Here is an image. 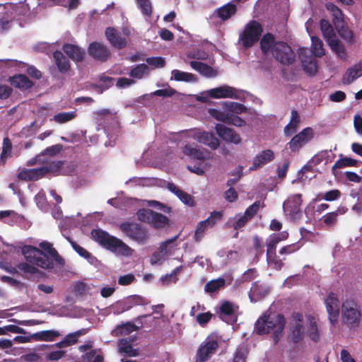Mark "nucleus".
<instances>
[{
    "instance_id": "1",
    "label": "nucleus",
    "mask_w": 362,
    "mask_h": 362,
    "mask_svg": "<svg viewBox=\"0 0 362 362\" xmlns=\"http://www.w3.org/2000/svg\"><path fill=\"white\" fill-rule=\"evenodd\" d=\"M39 245L41 249L31 245L23 247V252L28 262L45 269H53L54 261L62 267L64 265V259L53 247L52 244L43 241Z\"/></svg>"
},
{
    "instance_id": "2",
    "label": "nucleus",
    "mask_w": 362,
    "mask_h": 362,
    "mask_svg": "<svg viewBox=\"0 0 362 362\" xmlns=\"http://www.w3.org/2000/svg\"><path fill=\"white\" fill-rule=\"evenodd\" d=\"M286 322L282 314L264 313L255 322L254 331L260 336L272 332V337L276 344L282 337Z\"/></svg>"
},
{
    "instance_id": "3",
    "label": "nucleus",
    "mask_w": 362,
    "mask_h": 362,
    "mask_svg": "<svg viewBox=\"0 0 362 362\" xmlns=\"http://www.w3.org/2000/svg\"><path fill=\"white\" fill-rule=\"evenodd\" d=\"M311 50L306 47L298 49V57L300 59L304 71L309 75H314L317 72V62L313 57H322L325 54L322 41L317 36L311 37Z\"/></svg>"
},
{
    "instance_id": "4",
    "label": "nucleus",
    "mask_w": 362,
    "mask_h": 362,
    "mask_svg": "<svg viewBox=\"0 0 362 362\" xmlns=\"http://www.w3.org/2000/svg\"><path fill=\"white\" fill-rule=\"evenodd\" d=\"M92 238L100 246L109 251L124 256L132 255V250L121 239L111 235L102 229H93L91 231Z\"/></svg>"
},
{
    "instance_id": "5",
    "label": "nucleus",
    "mask_w": 362,
    "mask_h": 362,
    "mask_svg": "<svg viewBox=\"0 0 362 362\" xmlns=\"http://www.w3.org/2000/svg\"><path fill=\"white\" fill-rule=\"evenodd\" d=\"M341 323L349 329L359 327L361 321V311L359 305L353 299H346L341 306Z\"/></svg>"
},
{
    "instance_id": "6",
    "label": "nucleus",
    "mask_w": 362,
    "mask_h": 362,
    "mask_svg": "<svg viewBox=\"0 0 362 362\" xmlns=\"http://www.w3.org/2000/svg\"><path fill=\"white\" fill-rule=\"evenodd\" d=\"M262 25L256 20L250 21L239 34L238 42L244 49H249L255 45L259 40L263 33Z\"/></svg>"
},
{
    "instance_id": "7",
    "label": "nucleus",
    "mask_w": 362,
    "mask_h": 362,
    "mask_svg": "<svg viewBox=\"0 0 362 362\" xmlns=\"http://www.w3.org/2000/svg\"><path fill=\"white\" fill-rule=\"evenodd\" d=\"M119 229L129 239L144 245L148 239V232L146 227L139 223L124 221L118 225Z\"/></svg>"
},
{
    "instance_id": "8",
    "label": "nucleus",
    "mask_w": 362,
    "mask_h": 362,
    "mask_svg": "<svg viewBox=\"0 0 362 362\" xmlns=\"http://www.w3.org/2000/svg\"><path fill=\"white\" fill-rule=\"evenodd\" d=\"M136 216L140 221L148 223L156 229L165 228L170 221L166 216L146 208L138 210Z\"/></svg>"
},
{
    "instance_id": "9",
    "label": "nucleus",
    "mask_w": 362,
    "mask_h": 362,
    "mask_svg": "<svg viewBox=\"0 0 362 362\" xmlns=\"http://www.w3.org/2000/svg\"><path fill=\"white\" fill-rule=\"evenodd\" d=\"M188 136L197 140L199 143L203 144L210 147L212 150L218 148L219 140L211 132L202 131L199 129H191L186 130Z\"/></svg>"
},
{
    "instance_id": "10",
    "label": "nucleus",
    "mask_w": 362,
    "mask_h": 362,
    "mask_svg": "<svg viewBox=\"0 0 362 362\" xmlns=\"http://www.w3.org/2000/svg\"><path fill=\"white\" fill-rule=\"evenodd\" d=\"M218 349V341L207 337L199 346L196 354L195 362L207 361Z\"/></svg>"
},
{
    "instance_id": "11",
    "label": "nucleus",
    "mask_w": 362,
    "mask_h": 362,
    "mask_svg": "<svg viewBox=\"0 0 362 362\" xmlns=\"http://www.w3.org/2000/svg\"><path fill=\"white\" fill-rule=\"evenodd\" d=\"M273 56L276 61L284 65L291 64L296 58V54L291 47L282 41H278L274 47Z\"/></svg>"
},
{
    "instance_id": "12",
    "label": "nucleus",
    "mask_w": 362,
    "mask_h": 362,
    "mask_svg": "<svg viewBox=\"0 0 362 362\" xmlns=\"http://www.w3.org/2000/svg\"><path fill=\"white\" fill-rule=\"evenodd\" d=\"M314 137V131L311 127L304 128L296 134L288 143L289 148L293 152L299 151L304 145L310 141Z\"/></svg>"
},
{
    "instance_id": "13",
    "label": "nucleus",
    "mask_w": 362,
    "mask_h": 362,
    "mask_svg": "<svg viewBox=\"0 0 362 362\" xmlns=\"http://www.w3.org/2000/svg\"><path fill=\"white\" fill-rule=\"evenodd\" d=\"M328 318L332 325L338 322L339 315V300L337 295L333 292L329 293L325 300Z\"/></svg>"
},
{
    "instance_id": "14",
    "label": "nucleus",
    "mask_w": 362,
    "mask_h": 362,
    "mask_svg": "<svg viewBox=\"0 0 362 362\" xmlns=\"http://www.w3.org/2000/svg\"><path fill=\"white\" fill-rule=\"evenodd\" d=\"M88 52L94 59L101 62L107 61L111 57L107 46L98 42H91L88 47Z\"/></svg>"
},
{
    "instance_id": "15",
    "label": "nucleus",
    "mask_w": 362,
    "mask_h": 362,
    "mask_svg": "<svg viewBox=\"0 0 362 362\" xmlns=\"http://www.w3.org/2000/svg\"><path fill=\"white\" fill-rule=\"evenodd\" d=\"M182 153L191 159L204 160L210 158L211 152L202 147H194L191 144H186L182 147Z\"/></svg>"
},
{
    "instance_id": "16",
    "label": "nucleus",
    "mask_w": 362,
    "mask_h": 362,
    "mask_svg": "<svg viewBox=\"0 0 362 362\" xmlns=\"http://www.w3.org/2000/svg\"><path fill=\"white\" fill-rule=\"evenodd\" d=\"M216 131L217 134L224 141L227 142L238 144L241 142V137L233 129L226 127L221 124L216 125Z\"/></svg>"
},
{
    "instance_id": "17",
    "label": "nucleus",
    "mask_w": 362,
    "mask_h": 362,
    "mask_svg": "<svg viewBox=\"0 0 362 362\" xmlns=\"http://www.w3.org/2000/svg\"><path fill=\"white\" fill-rule=\"evenodd\" d=\"M8 81L12 87L21 90H29L34 86V83L29 78V77L23 74H17L10 76Z\"/></svg>"
},
{
    "instance_id": "18",
    "label": "nucleus",
    "mask_w": 362,
    "mask_h": 362,
    "mask_svg": "<svg viewBox=\"0 0 362 362\" xmlns=\"http://www.w3.org/2000/svg\"><path fill=\"white\" fill-rule=\"evenodd\" d=\"M105 36L112 46L118 49H123L127 46L126 39L114 28H107Z\"/></svg>"
},
{
    "instance_id": "19",
    "label": "nucleus",
    "mask_w": 362,
    "mask_h": 362,
    "mask_svg": "<svg viewBox=\"0 0 362 362\" xmlns=\"http://www.w3.org/2000/svg\"><path fill=\"white\" fill-rule=\"evenodd\" d=\"M62 50L71 59L76 63L83 62L85 58V50L78 45L65 43L62 46Z\"/></svg>"
},
{
    "instance_id": "20",
    "label": "nucleus",
    "mask_w": 362,
    "mask_h": 362,
    "mask_svg": "<svg viewBox=\"0 0 362 362\" xmlns=\"http://www.w3.org/2000/svg\"><path fill=\"white\" fill-rule=\"evenodd\" d=\"M274 158V153L272 150H264L253 158L252 164L250 167V170H256L259 168H261L268 163L272 161Z\"/></svg>"
},
{
    "instance_id": "21",
    "label": "nucleus",
    "mask_w": 362,
    "mask_h": 362,
    "mask_svg": "<svg viewBox=\"0 0 362 362\" xmlns=\"http://www.w3.org/2000/svg\"><path fill=\"white\" fill-rule=\"evenodd\" d=\"M189 64L193 69L206 78H215L218 74V70L216 68L212 67L205 63L198 61H191Z\"/></svg>"
},
{
    "instance_id": "22",
    "label": "nucleus",
    "mask_w": 362,
    "mask_h": 362,
    "mask_svg": "<svg viewBox=\"0 0 362 362\" xmlns=\"http://www.w3.org/2000/svg\"><path fill=\"white\" fill-rule=\"evenodd\" d=\"M259 41L260 49L263 54L267 55L269 53L273 54L274 47L278 41L275 40V37L272 33H267L264 34L262 37H260Z\"/></svg>"
},
{
    "instance_id": "23",
    "label": "nucleus",
    "mask_w": 362,
    "mask_h": 362,
    "mask_svg": "<svg viewBox=\"0 0 362 362\" xmlns=\"http://www.w3.org/2000/svg\"><path fill=\"white\" fill-rule=\"evenodd\" d=\"M302 195L297 194L288 198L284 203L283 207L285 211L289 214H296L302 204Z\"/></svg>"
},
{
    "instance_id": "24",
    "label": "nucleus",
    "mask_w": 362,
    "mask_h": 362,
    "mask_svg": "<svg viewBox=\"0 0 362 362\" xmlns=\"http://www.w3.org/2000/svg\"><path fill=\"white\" fill-rule=\"evenodd\" d=\"M269 288L262 284L260 281H255L250 288V298L251 300L253 299L257 300L264 298L269 293Z\"/></svg>"
},
{
    "instance_id": "25",
    "label": "nucleus",
    "mask_w": 362,
    "mask_h": 362,
    "mask_svg": "<svg viewBox=\"0 0 362 362\" xmlns=\"http://www.w3.org/2000/svg\"><path fill=\"white\" fill-rule=\"evenodd\" d=\"M53 57L54 63L60 73L66 74L70 71V62L61 51H55L53 53Z\"/></svg>"
},
{
    "instance_id": "26",
    "label": "nucleus",
    "mask_w": 362,
    "mask_h": 362,
    "mask_svg": "<svg viewBox=\"0 0 362 362\" xmlns=\"http://www.w3.org/2000/svg\"><path fill=\"white\" fill-rule=\"evenodd\" d=\"M339 158L334 163L332 167V173L334 175H337V170L344 168L346 167H357L358 161L350 157L344 156L343 154H339Z\"/></svg>"
},
{
    "instance_id": "27",
    "label": "nucleus",
    "mask_w": 362,
    "mask_h": 362,
    "mask_svg": "<svg viewBox=\"0 0 362 362\" xmlns=\"http://www.w3.org/2000/svg\"><path fill=\"white\" fill-rule=\"evenodd\" d=\"M362 76V59L353 67L347 69L346 74L343 76L344 83H351L355 79Z\"/></svg>"
},
{
    "instance_id": "28",
    "label": "nucleus",
    "mask_w": 362,
    "mask_h": 362,
    "mask_svg": "<svg viewBox=\"0 0 362 362\" xmlns=\"http://www.w3.org/2000/svg\"><path fill=\"white\" fill-rule=\"evenodd\" d=\"M346 211V208L339 207L336 211L325 214L322 217L321 220L326 226L332 227L337 223L338 221V216L339 215L344 214Z\"/></svg>"
},
{
    "instance_id": "29",
    "label": "nucleus",
    "mask_w": 362,
    "mask_h": 362,
    "mask_svg": "<svg viewBox=\"0 0 362 362\" xmlns=\"http://www.w3.org/2000/svg\"><path fill=\"white\" fill-rule=\"evenodd\" d=\"M207 95L204 96H197V100L202 103H210L211 99L238 98V93L240 92H206Z\"/></svg>"
},
{
    "instance_id": "30",
    "label": "nucleus",
    "mask_w": 362,
    "mask_h": 362,
    "mask_svg": "<svg viewBox=\"0 0 362 362\" xmlns=\"http://www.w3.org/2000/svg\"><path fill=\"white\" fill-rule=\"evenodd\" d=\"M300 116L298 111L296 110H292L291 119L284 129V132L286 136H291L296 132L300 124Z\"/></svg>"
},
{
    "instance_id": "31",
    "label": "nucleus",
    "mask_w": 362,
    "mask_h": 362,
    "mask_svg": "<svg viewBox=\"0 0 362 362\" xmlns=\"http://www.w3.org/2000/svg\"><path fill=\"white\" fill-rule=\"evenodd\" d=\"M237 12V6L234 4L228 3L226 5L217 8L216 13L222 21H227Z\"/></svg>"
},
{
    "instance_id": "32",
    "label": "nucleus",
    "mask_w": 362,
    "mask_h": 362,
    "mask_svg": "<svg viewBox=\"0 0 362 362\" xmlns=\"http://www.w3.org/2000/svg\"><path fill=\"white\" fill-rule=\"evenodd\" d=\"M331 50L337 56L339 59L342 61H346L348 59V54L344 45L339 41L338 38L332 40L327 44Z\"/></svg>"
},
{
    "instance_id": "33",
    "label": "nucleus",
    "mask_w": 362,
    "mask_h": 362,
    "mask_svg": "<svg viewBox=\"0 0 362 362\" xmlns=\"http://www.w3.org/2000/svg\"><path fill=\"white\" fill-rule=\"evenodd\" d=\"M320 24L323 37L327 44L337 38L334 28L327 20L322 19Z\"/></svg>"
},
{
    "instance_id": "34",
    "label": "nucleus",
    "mask_w": 362,
    "mask_h": 362,
    "mask_svg": "<svg viewBox=\"0 0 362 362\" xmlns=\"http://www.w3.org/2000/svg\"><path fill=\"white\" fill-rule=\"evenodd\" d=\"M43 163H45L46 165L39 168L42 177L47 173H55L59 172L64 163L63 160H46L43 161Z\"/></svg>"
},
{
    "instance_id": "35",
    "label": "nucleus",
    "mask_w": 362,
    "mask_h": 362,
    "mask_svg": "<svg viewBox=\"0 0 362 362\" xmlns=\"http://www.w3.org/2000/svg\"><path fill=\"white\" fill-rule=\"evenodd\" d=\"M217 313L223 321H226L228 318H233L235 315L234 305L231 302L226 300L221 305Z\"/></svg>"
},
{
    "instance_id": "36",
    "label": "nucleus",
    "mask_w": 362,
    "mask_h": 362,
    "mask_svg": "<svg viewBox=\"0 0 362 362\" xmlns=\"http://www.w3.org/2000/svg\"><path fill=\"white\" fill-rule=\"evenodd\" d=\"M339 36L346 42L349 45H354L356 42V37L353 32L348 26L343 24L335 27Z\"/></svg>"
},
{
    "instance_id": "37",
    "label": "nucleus",
    "mask_w": 362,
    "mask_h": 362,
    "mask_svg": "<svg viewBox=\"0 0 362 362\" xmlns=\"http://www.w3.org/2000/svg\"><path fill=\"white\" fill-rule=\"evenodd\" d=\"M18 178L25 181H35L42 178L40 168L23 169L18 174Z\"/></svg>"
},
{
    "instance_id": "38",
    "label": "nucleus",
    "mask_w": 362,
    "mask_h": 362,
    "mask_svg": "<svg viewBox=\"0 0 362 362\" xmlns=\"http://www.w3.org/2000/svg\"><path fill=\"white\" fill-rule=\"evenodd\" d=\"M326 8L331 12L332 22L335 27L344 23V14L335 4L332 3L326 4Z\"/></svg>"
},
{
    "instance_id": "39",
    "label": "nucleus",
    "mask_w": 362,
    "mask_h": 362,
    "mask_svg": "<svg viewBox=\"0 0 362 362\" xmlns=\"http://www.w3.org/2000/svg\"><path fill=\"white\" fill-rule=\"evenodd\" d=\"M148 304L147 300L144 298L139 296H132L129 297L126 301L122 303L120 305L122 306L121 312H124L126 310H130L133 306L138 305H146Z\"/></svg>"
},
{
    "instance_id": "40",
    "label": "nucleus",
    "mask_w": 362,
    "mask_h": 362,
    "mask_svg": "<svg viewBox=\"0 0 362 362\" xmlns=\"http://www.w3.org/2000/svg\"><path fill=\"white\" fill-rule=\"evenodd\" d=\"M60 336V333L56 330H44L31 335L35 341H52L56 337Z\"/></svg>"
},
{
    "instance_id": "41",
    "label": "nucleus",
    "mask_w": 362,
    "mask_h": 362,
    "mask_svg": "<svg viewBox=\"0 0 362 362\" xmlns=\"http://www.w3.org/2000/svg\"><path fill=\"white\" fill-rule=\"evenodd\" d=\"M309 326L307 329L308 337L315 342H317L320 338V334L318 329L317 324L315 318L312 316H308Z\"/></svg>"
},
{
    "instance_id": "42",
    "label": "nucleus",
    "mask_w": 362,
    "mask_h": 362,
    "mask_svg": "<svg viewBox=\"0 0 362 362\" xmlns=\"http://www.w3.org/2000/svg\"><path fill=\"white\" fill-rule=\"evenodd\" d=\"M172 78L177 81L196 82L197 81L196 76L193 74L184 72L177 69L172 71Z\"/></svg>"
},
{
    "instance_id": "43",
    "label": "nucleus",
    "mask_w": 362,
    "mask_h": 362,
    "mask_svg": "<svg viewBox=\"0 0 362 362\" xmlns=\"http://www.w3.org/2000/svg\"><path fill=\"white\" fill-rule=\"evenodd\" d=\"M77 116L76 111L62 112L54 115L52 120L58 124H64L74 119Z\"/></svg>"
},
{
    "instance_id": "44",
    "label": "nucleus",
    "mask_w": 362,
    "mask_h": 362,
    "mask_svg": "<svg viewBox=\"0 0 362 362\" xmlns=\"http://www.w3.org/2000/svg\"><path fill=\"white\" fill-rule=\"evenodd\" d=\"M12 143L8 137H5L3 140L2 151L0 156V163L4 165L8 158L11 156Z\"/></svg>"
},
{
    "instance_id": "45",
    "label": "nucleus",
    "mask_w": 362,
    "mask_h": 362,
    "mask_svg": "<svg viewBox=\"0 0 362 362\" xmlns=\"http://www.w3.org/2000/svg\"><path fill=\"white\" fill-rule=\"evenodd\" d=\"M226 284V281L223 278L213 279L207 282L205 285L204 289L207 293H214L217 291L221 288H223Z\"/></svg>"
},
{
    "instance_id": "46",
    "label": "nucleus",
    "mask_w": 362,
    "mask_h": 362,
    "mask_svg": "<svg viewBox=\"0 0 362 362\" xmlns=\"http://www.w3.org/2000/svg\"><path fill=\"white\" fill-rule=\"evenodd\" d=\"M341 197V192L337 189H332L325 193H320L316 197V200H325L327 202H333L338 199Z\"/></svg>"
},
{
    "instance_id": "47",
    "label": "nucleus",
    "mask_w": 362,
    "mask_h": 362,
    "mask_svg": "<svg viewBox=\"0 0 362 362\" xmlns=\"http://www.w3.org/2000/svg\"><path fill=\"white\" fill-rule=\"evenodd\" d=\"M18 66L21 68H26L25 72L33 78L39 80L42 76V72L33 65H30L26 63L20 62L18 64Z\"/></svg>"
},
{
    "instance_id": "48",
    "label": "nucleus",
    "mask_w": 362,
    "mask_h": 362,
    "mask_svg": "<svg viewBox=\"0 0 362 362\" xmlns=\"http://www.w3.org/2000/svg\"><path fill=\"white\" fill-rule=\"evenodd\" d=\"M136 2L144 16L150 18L152 16L153 6L150 0H136Z\"/></svg>"
},
{
    "instance_id": "49",
    "label": "nucleus",
    "mask_w": 362,
    "mask_h": 362,
    "mask_svg": "<svg viewBox=\"0 0 362 362\" xmlns=\"http://www.w3.org/2000/svg\"><path fill=\"white\" fill-rule=\"evenodd\" d=\"M303 327L300 323H296L292 329L291 341L295 343H299L303 339Z\"/></svg>"
},
{
    "instance_id": "50",
    "label": "nucleus",
    "mask_w": 362,
    "mask_h": 362,
    "mask_svg": "<svg viewBox=\"0 0 362 362\" xmlns=\"http://www.w3.org/2000/svg\"><path fill=\"white\" fill-rule=\"evenodd\" d=\"M250 221L245 214H238L233 218L232 226L238 230L244 227Z\"/></svg>"
},
{
    "instance_id": "51",
    "label": "nucleus",
    "mask_w": 362,
    "mask_h": 362,
    "mask_svg": "<svg viewBox=\"0 0 362 362\" xmlns=\"http://www.w3.org/2000/svg\"><path fill=\"white\" fill-rule=\"evenodd\" d=\"M222 211H214L211 212L210 216L204 221L209 228H211L214 226L217 222L220 221L222 219Z\"/></svg>"
},
{
    "instance_id": "52",
    "label": "nucleus",
    "mask_w": 362,
    "mask_h": 362,
    "mask_svg": "<svg viewBox=\"0 0 362 362\" xmlns=\"http://www.w3.org/2000/svg\"><path fill=\"white\" fill-rule=\"evenodd\" d=\"M148 69V67L146 64H139L131 71L130 76L134 78H141Z\"/></svg>"
},
{
    "instance_id": "53",
    "label": "nucleus",
    "mask_w": 362,
    "mask_h": 362,
    "mask_svg": "<svg viewBox=\"0 0 362 362\" xmlns=\"http://www.w3.org/2000/svg\"><path fill=\"white\" fill-rule=\"evenodd\" d=\"M208 228L209 227L205 223L204 221L198 223L194 236L196 242H199L202 239L204 233Z\"/></svg>"
},
{
    "instance_id": "54",
    "label": "nucleus",
    "mask_w": 362,
    "mask_h": 362,
    "mask_svg": "<svg viewBox=\"0 0 362 362\" xmlns=\"http://www.w3.org/2000/svg\"><path fill=\"white\" fill-rule=\"evenodd\" d=\"M260 206V201H256L246 209L244 214L251 220L257 214Z\"/></svg>"
},
{
    "instance_id": "55",
    "label": "nucleus",
    "mask_w": 362,
    "mask_h": 362,
    "mask_svg": "<svg viewBox=\"0 0 362 362\" xmlns=\"http://www.w3.org/2000/svg\"><path fill=\"white\" fill-rule=\"evenodd\" d=\"M70 243L73 247V249L81 256L87 259H93V257L91 253L84 249L83 247L80 246L74 241H70Z\"/></svg>"
},
{
    "instance_id": "56",
    "label": "nucleus",
    "mask_w": 362,
    "mask_h": 362,
    "mask_svg": "<svg viewBox=\"0 0 362 362\" xmlns=\"http://www.w3.org/2000/svg\"><path fill=\"white\" fill-rule=\"evenodd\" d=\"M223 104L235 113H242L246 111L245 106L238 103L223 102Z\"/></svg>"
},
{
    "instance_id": "57",
    "label": "nucleus",
    "mask_w": 362,
    "mask_h": 362,
    "mask_svg": "<svg viewBox=\"0 0 362 362\" xmlns=\"http://www.w3.org/2000/svg\"><path fill=\"white\" fill-rule=\"evenodd\" d=\"M121 344L122 346L119 348L121 352L127 354L129 356H138V351L134 349L132 346L127 343V341L121 340Z\"/></svg>"
},
{
    "instance_id": "58",
    "label": "nucleus",
    "mask_w": 362,
    "mask_h": 362,
    "mask_svg": "<svg viewBox=\"0 0 362 362\" xmlns=\"http://www.w3.org/2000/svg\"><path fill=\"white\" fill-rule=\"evenodd\" d=\"M83 334L82 330H78L76 332L68 334L64 340L68 346L74 345L78 342V338Z\"/></svg>"
},
{
    "instance_id": "59",
    "label": "nucleus",
    "mask_w": 362,
    "mask_h": 362,
    "mask_svg": "<svg viewBox=\"0 0 362 362\" xmlns=\"http://www.w3.org/2000/svg\"><path fill=\"white\" fill-rule=\"evenodd\" d=\"M233 178H230L227 181V186L232 187L235 185L243 176V167L239 165L236 170L230 173Z\"/></svg>"
},
{
    "instance_id": "60",
    "label": "nucleus",
    "mask_w": 362,
    "mask_h": 362,
    "mask_svg": "<svg viewBox=\"0 0 362 362\" xmlns=\"http://www.w3.org/2000/svg\"><path fill=\"white\" fill-rule=\"evenodd\" d=\"M148 65L153 68H162L165 64V59L161 57H151L146 59Z\"/></svg>"
},
{
    "instance_id": "61",
    "label": "nucleus",
    "mask_w": 362,
    "mask_h": 362,
    "mask_svg": "<svg viewBox=\"0 0 362 362\" xmlns=\"http://www.w3.org/2000/svg\"><path fill=\"white\" fill-rule=\"evenodd\" d=\"M213 315L210 312L199 313L197 315V322L200 326L204 327L211 319Z\"/></svg>"
},
{
    "instance_id": "62",
    "label": "nucleus",
    "mask_w": 362,
    "mask_h": 362,
    "mask_svg": "<svg viewBox=\"0 0 362 362\" xmlns=\"http://www.w3.org/2000/svg\"><path fill=\"white\" fill-rule=\"evenodd\" d=\"M252 243L256 255H262L264 252L262 239L259 236L255 235L252 238Z\"/></svg>"
},
{
    "instance_id": "63",
    "label": "nucleus",
    "mask_w": 362,
    "mask_h": 362,
    "mask_svg": "<svg viewBox=\"0 0 362 362\" xmlns=\"http://www.w3.org/2000/svg\"><path fill=\"white\" fill-rule=\"evenodd\" d=\"M18 268L21 272H23L24 273H27V274H37L40 272L39 269L37 268H36L35 267L30 265V264H28L25 262L18 264Z\"/></svg>"
},
{
    "instance_id": "64",
    "label": "nucleus",
    "mask_w": 362,
    "mask_h": 362,
    "mask_svg": "<svg viewBox=\"0 0 362 362\" xmlns=\"http://www.w3.org/2000/svg\"><path fill=\"white\" fill-rule=\"evenodd\" d=\"M228 124H232L241 127L245 125V121L239 116L233 113H230Z\"/></svg>"
}]
</instances>
